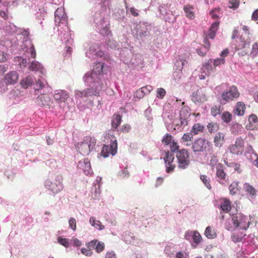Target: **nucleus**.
<instances>
[{"instance_id":"obj_27","label":"nucleus","mask_w":258,"mask_h":258,"mask_svg":"<svg viewBox=\"0 0 258 258\" xmlns=\"http://www.w3.org/2000/svg\"><path fill=\"white\" fill-rule=\"evenodd\" d=\"M33 83V77L32 76H29L23 79L20 82V84L23 88L27 89L29 87L31 86Z\"/></svg>"},{"instance_id":"obj_7","label":"nucleus","mask_w":258,"mask_h":258,"mask_svg":"<svg viewBox=\"0 0 258 258\" xmlns=\"http://www.w3.org/2000/svg\"><path fill=\"white\" fill-rule=\"evenodd\" d=\"M236 229L246 230L250 224V219L241 213L234 215Z\"/></svg>"},{"instance_id":"obj_54","label":"nucleus","mask_w":258,"mask_h":258,"mask_svg":"<svg viewBox=\"0 0 258 258\" xmlns=\"http://www.w3.org/2000/svg\"><path fill=\"white\" fill-rule=\"evenodd\" d=\"M172 136L167 134H166L162 139V143L165 144L166 145L170 144L173 141L172 140Z\"/></svg>"},{"instance_id":"obj_45","label":"nucleus","mask_w":258,"mask_h":258,"mask_svg":"<svg viewBox=\"0 0 258 258\" xmlns=\"http://www.w3.org/2000/svg\"><path fill=\"white\" fill-rule=\"evenodd\" d=\"M57 241L60 244L64 246L65 247H68L70 246V242L68 239L59 236L57 238Z\"/></svg>"},{"instance_id":"obj_46","label":"nucleus","mask_w":258,"mask_h":258,"mask_svg":"<svg viewBox=\"0 0 258 258\" xmlns=\"http://www.w3.org/2000/svg\"><path fill=\"white\" fill-rule=\"evenodd\" d=\"M15 61L18 62L21 67H26L27 63V59L21 56H17L15 58Z\"/></svg>"},{"instance_id":"obj_47","label":"nucleus","mask_w":258,"mask_h":258,"mask_svg":"<svg viewBox=\"0 0 258 258\" xmlns=\"http://www.w3.org/2000/svg\"><path fill=\"white\" fill-rule=\"evenodd\" d=\"M194 9L193 7L189 6H185L184 7V10L186 13V16H188L189 15L194 16L195 15Z\"/></svg>"},{"instance_id":"obj_53","label":"nucleus","mask_w":258,"mask_h":258,"mask_svg":"<svg viewBox=\"0 0 258 258\" xmlns=\"http://www.w3.org/2000/svg\"><path fill=\"white\" fill-rule=\"evenodd\" d=\"M87 247L88 249L91 248L93 251V249H97V240H93L86 244Z\"/></svg>"},{"instance_id":"obj_15","label":"nucleus","mask_w":258,"mask_h":258,"mask_svg":"<svg viewBox=\"0 0 258 258\" xmlns=\"http://www.w3.org/2000/svg\"><path fill=\"white\" fill-rule=\"evenodd\" d=\"M249 123L246 126L248 130H253L258 128V119L257 116L254 114H251L248 119Z\"/></svg>"},{"instance_id":"obj_11","label":"nucleus","mask_w":258,"mask_h":258,"mask_svg":"<svg viewBox=\"0 0 258 258\" xmlns=\"http://www.w3.org/2000/svg\"><path fill=\"white\" fill-rule=\"evenodd\" d=\"M62 180L63 178L61 176H57L55 180L50 183V190L54 194L60 191L63 189Z\"/></svg>"},{"instance_id":"obj_2","label":"nucleus","mask_w":258,"mask_h":258,"mask_svg":"<svg viewBox=\"0 0 258 258\" xmlns=\"http://www.w3.org/2000/svg\"><path fill=\"white\" fill-rule=\"evenodd\" d=\"M152 28L151 24L147 22H140L134 28L133 31L134 36L137 39L143 40L150 36V32Z\"/></svg>"},{"instance_id":"obj_42","label":"nucleus","mask_w":258,"mask_h":258,"mask_svg":"<svg viewBox=\"0 0 258 258\" xmlns=\"http://www.w3.org/2000/svg\"><path fill=\"white\" fill-rule=\"evenodd\" d=\"M100 68H101V70H98V72H99V74H104L107 73L108 67L104 63L98 62V69H99Z\"/></svg>"},{"instance_id":"obj_38","label":"nucleus","mask_w":258,"mask_h":258,"mask_svg":"<svg viewBox=\"0 0 258 258\" xmlns=\"http://www.w3.org/2000/svg\"><path fill=\"white\" fill-rule=\"evenodd\" d=\"M97 54L95 46H90L86 52V56L88 57L94 58Z\"/></svg>"},{"instance_id":"obj_26","label":"nucleus","mask_w":258,"mask_h":258,"mask_svg":"<svg viewBox=\"0 0 258 258\" xmlns=\"http://www.w3.org/2000/svg\"><path fill=\"white\" fill-rule=\"evenodd\" d=\"M204 126L201 124L199 123H195L190 130V133L192 134L193 136H196L202 133L204 131Z\"/></svg>"},{"instance_id":"obj_32","label":"nucleus","mask_w":258,"mask_h":258,"mask_svg":"<svg viewBox=\"0 0 258 258\" xmlns=\"http://www.w3.org/2000/svg\"><path fill=\"white\" fill-rule=\"evenodd\" d=\"M121 121V116L119 114H114L112 117L111 123L113 128H116Z\"/></svg>"},{"instance_id":"obj_40","label":"nucleus","mask_w":258,"mask_h":258,"mask_svg":"<svg viewBox=\"0 0 258 258\" xmlns=\"http://www.w3.org/2000/svg\"><path fill=\"white\" fill-rule=\"evenodd\" d=\"M244 188L245 191L249 194L250 196H253L255 194V189L248 183H245L244 184Z\"/></svg>"},{"instance_id":"obj_1","label":"nucleus","mask_w":258,"mask_h":258,"mask_svg":"<svg viewBox=\"0 0 258 258\" xmlns=\"http://www.w3.org/2000/svg\"><path fill=\"white\" fill-rule=\"evenodd\" d=\"M104 143L100 153V156L104 158L108 157L109 155H115L117 151V143L116 137L112 132L106 134L104 137Z\"/></svg>"},{"instance_id":"obj_9","label":"nucleus","mask_w":258,"mask_h":258,"mask_svg":"<svg viewBox=\"0 0 258 258\" xmlns=\"http://www.w3.org/2000/svg\"><path fill=\"white\" fill-rule=\"evenodd\" d=\"M184 238L191 244L192 247L196 248L202 240V237L197 231H188L184 235Z\"/></svg>"},{"instance_id":"obj_30","label":"nucleus","mask_w":258,"mask_h":258,"mask_svg":"<svg viewBox=\"0 0 258 258\" xmlns=\"http://www.w3.org/2000/svg\"><path fill=\"white\" fill-rule=\"evenodd\" d=\"M205 236L209 239H213L217 237V234L212 227L208 226L205 231Z\"/></svg>"},{"instance_id":"obj_59","label":"nucleus","mask_w":258,"mask_h":258,"mask_svg":"<svg viewBox=\"0 0 258 258\" xmlns=\"http://www.w3.org/2000/svg\"><path fill=\"white\" fill-rule=\"evenodd\" d=\"M143 94L145 95L148 94L152 90L153 87L150 85H147L141 88Z\"/></svg>"},{"instance_id":"obj_39","label":"nucleus","mask_w":258,"mask_h":258,"mask_svg":"<svg viewBox=\"0 0 258 258\" xmlns=\"http://www.w3.org/2000/svg\"><path fill=\"white\" fill-rule=\"evenodd\" d=\"M118 176L122 179L127 178L130 176V173L127 167H124L118 173Z\"/></svg>"},{"instance_id":"obj_34","label":"nucleus","mask_w":258,"mask_h":258,"mask_svg":"<svg viewBox=\"0 0 258 258\" xmlns=\"http://www.w3.org/2000/svg\"><path fill=\"white\" fill-rule=\"evenodd\" d=\"M42 67L40 63L38 61H32L29 67V69L30 71H39L42 69Z\"/></svg>"},{"instance_id":"obj_49","label":"nucleus","mask_w":258,"mask_h":258,"mask_svg":"<svg viewBox=\"0 0 258 258\" xmlns=\"http://www.w3.org/2000/svg\"><path fill=\"white\" fill-rule=\"evenodd\" d=\"M258 54V42H255L252 47L250 55L252 57H255Z\"/></svg>"},{"instance_id":"obj_4","label":"nucleus","mask_w":258,"mask_h":258,"mask_svg":"<svg viewBox=\"0 0 258 258\" xmlns=\"http://www.w3.org/2000/svg\"><path fill=\"white\" fill-rule=\"evenodd\" d=\"M96 140L90 137H87L85 140L77 145L78 151L83 155H87L95 148Z\"/></svg>"},{"instance_id":"obj_16","label":"nucleus","mask_w":258,"mask_h":258,"mask_svg":"<svg viewBox=\"0 0 258 258\" xmlns=\"http://www.w3.org/2000/svg\"><path fill=\"white\" fill-rule=\"evenodd\" d=\"M18 74L16 71H11L5 77L6 82L9 84H14L18 81Z\"/></svg>"},{"instance_id":"obj_51","label":"nucleus","mask_w":258,"mask_h":258,"mask_svg":"<svg viewBox=\"0 0 258 258\" xmlns=\"http://www.w3.org/2000/svg\"><path fill=\"white\" fill-rule=\"evenodd\" d=\"M240 40L241 42V44H240L239 45H236L235 48L236 50L244 48L247 46L249 45L248 43L245 41L244 39H243L242 38H240Z\"/></svg>"},{"instance_id":"obj_12","label":"nucleus","mask_w":258,"mask_h":258,"mask_svg":"<svg viewBox=\"0 0 258 258\" xmlns=\"http://www.w3.org/2000/svg\"><path fill=\"white\" fill-rule=\"evenodd\" d=\"M245 156L250 162H255V165L258 167V155L251 146L248 145L246 147Z\"/></svg>"},{"instance_id":"obj_21","label":"nucleus","mask_w":258,"mask_h":258,"mask_svg":"<svg viewBox=\"0 0 258 258\" xmlns=\"http://www.w3.org/2000/svg\"><path fill=\"white\" fill-rule=\"evenodd\" d=\"M194 136L189 133L184 134L181 139V143L185 146H190L192 145V140L193 139Z\"/></svg>"},{"instance_id":"obj_61","label":"nucleus","mask_w":258,"mask_h":258,"mask_svg":"<svg viewBox=\"0 0 258 258\" xmlns=\"http://www.w3.org/2000/svg\"><path fill=\"white\" fill-rule=\"evenodd\" d=\"M82 254L86 255V256H91L93 254V251H92V249H88L87 248H82L81 250Z\"/></svg>"},{"instance_id":"obj_43","label":"nucleus","mask_w":258,"mask_h":258,"mask_svg":"<svg viewBox=\"0 0 258 258\" xmlns=\"http://www.w3.org/2000/svg\"><path fill=\"white\" fill-rule=\"evenodd\" d=\"M200 178L207 188L210 189L211 188V186L210 183L209 178L205 175H201Z\"/></svg>"},{"instance_id":"obj_24","label":"nucleus","mask_w":258,"mask_h":258,"mask_svg":"<svg viewBox=\"0 0 258 258\" xmlns=\"http://www.w3.org/2000/svg\"><path fill=\"white\" fill-rule=\"evenodd\" d=\"M224 142V134L222 133H218L216 134L214 143L215 146L216 147H220Z\"/></svg>"},{"instance_id":"obj_64","label":"nucleus","mask_w":258,"mask_h":258,"mask_svg":"<svg viewBox=\"0 0 258 258\" xmlns=\"http://www.w3.org/2000/svg\"><path fill=\"white\" fill-rule=\"evenodd\" d=\"M176 258H189L188 254L185 252H178L176 254Z\"/></svg>"},{"instance_id":"obj_62","label":"nucleus","mask_w":258,"mask_h":258,"mask_svg":"<svg viewBox=\"0 0 258 258\" xmlns=\"http://www.w3.org/2000/svg\"><path fill=\"white\" fill-rule=\"evenodd\" d=\"M69 226L70 228L73 230L74 231H75L76 229V219L74 218H71L69 220Z\"/></svg>"},{"instance_id":"obj_58","label":"nucleus","mask_w":258,"mask_h":258,"mask_svg":"<svg viewBox=\"0 0 258 258\" xmlns=\"http://www.w3.org/2000/svg\"><path fill=\"white\" fill-rule=\"evenodd\" d=\"M65 15L64 9L62 7L57 8L54 13V16H64Z\"/></svg>"},{"instance_id":"obj_35","label":"nucleus","mask_w":258,"mask_h":258,"mask_svg":"<svg viewBox=\"0 0 258 258\" xmlns=\"http://www.w3.org/2000/svg\"><path fill=\"white\" fill-rule=\"evenodd\" d=\"M182 74L180 69H178L173 72L172 76L174 80L176 83H179L181 79Z\"/></svg>"},{"instance_id":"obj_6","label":"nucleus","mask_w":258,"mask_h":258,"mask_svg":"<svg viewBox=\"0 0 258 258\" xmlns=\"http://www.w3.org/2000/svg\"><path fill=\"white\" fill-rule=\"evenodd\" d=\"M190 115V108L187 106H183L181 108L179 113V119H175L173 123L176 126L184 127L188 124V118Z\"/></svg>"},{"instance_id":"obj_36","label":"nucleus","mask_w":258,"mask_h":258,"mask_svg":"<svg viewBox=\"0 0 258 258\" xmlns=\"http://www.w3.org/2000/svg\"><path fill=\"white\" fill-rule=\"evenodd\" d=\"M238 182L235 181L230 185L229 188L231 195H234L238 190Z\"/></svg>"},{"instance_id":"obj_5","label":"nucleus","mask_w":258,"mask_h":258,"mask_svg":"<svg viewBox=\"0 0 258 258\" xmlns=\"http://www.w3.org/2000/svg\"><path fill=\"white\" fill-rule=\"evenodd\" d=\"M177 167L180 169H186L190 163L189 155L187 150L182 149L176 152Z\"/></svg>"},{"instance_id":"obj_60","label":"nucleus","mask_w":258,"mask_h":258,"mask_svg":"<svg viewBox=\"0 0 258 258\" xmlns=\"http://www.w3.org/2000/svg\"><path fill=\"white\" fill-rule=\"evenodd\" d=\"M240 149H242L244 146V140L241 137L237 138L235 144Z\"/></svg>"},{"instance_id":"obj_50","label":"nucleus","mask_w":258,"mask_h":258,"mask_svg":"<svg viewBox=\"0 0 258 258\" xmlns=\"http://www.w3.org/2000/svg\"><path fill=\"white\" fill-rule=\"evenodd\" d=\"M28 53H30V57L33 58H35L36 56V52L33 44L31 45L30 47L27 50Z\"/></svg>"},{"instance_id":"obj_25","label":"nucleus","mask_w":258,"mask_h":258,"mask_svg":"<svg viewBox=\"0 0 258 258\" xmlns=\"http://www.w3.org/2000/svg\"><path fill=\"white\" fill-rule=\"evenodd\" d=\"M69 97L68 94L64 91L60 90L54 94V98L56 100L60 102H64Z\"/></svg>"},{"instance_id":"obj_19","label":"nucleus","mask_w":258,"mask_h":258,"mask_svg":"<svg viewBox=\"0 0 258 258\" xmlns=\"http://www.w3.org/2000/svg\"><path fill=\"white\" fill-rule=\"evenodd\" d=\"M219 22H215L212 24L209 30V32L206 35L205 38H207L208 40L209 38L212 39L214 38L216 35V32L217 31L219 27Z\"/></svg>"},{"instance_id":"obj_28","label":"nucleus","mask_w":258,"mask_h":258,"mask_svg":"<svg viewBox=\"0 0 258 258\" xmlns=\"http://www.w3.org/2000/svg\"><path fill=\"white\" fill-rule=\"evenodd\" d=\"M212 62L213 60L210 59L203 65L201 71L203 73H205L206 75H209L210 71L212 70Z\"/></svg>"},{"instance_id":"obj_17","label":"nucleus","mask_w":258,"mask_h":258,"mask_svg":"<svg viewBox=\"0 0 258 258\" xmlns=\"http://www.w3.org/2000/svg\"><path fill=\"white\" fill-rule=\"evenodd\" d=\"M216 176L219 178L218 181L220 183H223V181L226 180V173L224 171L223 165L219 163L216 167Z\"/></svg>"},{"instance_id":"obj_37","label":"nucleus","mask_w":258,"mask_h":258,"mask_svg":"<svg viewBox=\"0 0 258 258\" xmlns=\"http://www.w3.org/2000/svg\"><path fill=\"white\" fill-rule=\"evenodd\" d=\"M221 110V106L220 105H214L211 109V113L213 116H216L217 114L220 113Z\"/></svg>"},{"instance_id":"obj_23","label":"nucleus","mask_w":258,"mask_h":258,"mask_svg":"<svg viewBox=\"0 0 258 258\" xmlns=\"http://www.w3.org/2000/svg\"><path fill=\"white\" fill-rule=\"evenodd\" d=\"M246 235L243 232H239L233 233L231 237L232 240L234 242L236 243L242 241L243 240H245L246 239Z\"/></svg>"},{"instance_id":"obj_31","label":"nucleus","mask_w":258,"mask_h":258,"mask_svg":"<svg viewBox=\"0 0 258 258\" xmlns=\"http://www.w3.org/2000/svg\"><path fill=\"white\" fill-rule=\"evenodd\" d=\"M123 240L128 244H134L135 243V237L131 233H124L122 235Z\"/></svg>"},{"instance_id":"obj_3","label":"nucleus","mask_w":258,"mask_h":258,"mask_svg":"<svg viewBox=\"0 0 258 258\" xmlns=\"http://www.w3.org/2000/svg\"><path fill=\"white\" fill-rule=\"evenodd\" d=\"M191 149L195 153L208 152L210 154H212L213 152V147L210 142L202 138L195 140L192 142Z\"/></svg>"},{"instance_id":"obj_33","label":"nucleus","mask_w":258,"mask_h":258,"mask_svg":"<svg viewBox=\"0 0 258 258\" xmlns=\"http://www.w3.org/2000/svg\"><path fill=\"white\" fill-rule=\"evenodd\" d=\"M221 210L224 212H228L231 210L230 202L229 200L225 199L220 206Z\"/></svg>"},{"instance_id":"obj_63","label":"nucleus","mask_w":258,"mask_h":258,"mask_svg":"<svg viewBox=\"0 0 258 258\" xmlns=\"http://www.w3.org/2000/svg\"><path fill=\"white\" fill-rule=\"evenodd\" d=\"M170 147L172 152H174L176 151H177L179 148V146L177 145V144L174 141L170 144Z\"/></svg>"},{"instance_id":"obj_52","label":"nucleus","mask_w":258,"mask_h":258,"mask_svg":"<svg viewBox=\"0 0 258 258\" xmlns=\"http://www.w3.org/2000/svg\"><path fill=\"white\" fill-rule=\"evenodd\" d=\"M166 94V91L162 88H160L157 90V97L160 99H162Z\"/></svg>"},{"instance_id":"obj_8","label":"nucleus","mask_w":258,"mask_h":258,"mask_svg":"<svg viewBox=\"0 0 258 258\" xmlns=\"http://www.w3.org/2000/svg\"><path fill=\"white\" fill-rule=\"evenodd\" d=\"M239 92L235 86H232L228 89L224 91L221 94V97L224 103L228 102L233 100L234 98H237L239 96Z\"/></svg>"},{"instance_id":"obj_10","label":"nucleus","mask_w":258,"mask_h":258,"mask_svg":"<svg viewBox=\"0 0 258 258\" xmlns=\"http://www.w3.org/2000/svg\"><path fill=\"white\" fill-rule=\"evenodd\" d=\"M191 100L196 104L207 101V97L205 89L200 88L194 92L191 95Z\"/></svg>"},{"instance_id":"obj_18","label":"nucleus","mask_w":258,"mask_h":258,"mask_svg":"<svg viewBox=\"0 0 258 258\" xmlns=\"http://www.w3.org/2000/svg\"><path fill=\"white\" fill-rule=\"evenodd\" d=\"M229 54V50L228 49H225L223 50L221 54V58H217L213 60V65L215 67L219 66L221 64H224L225 62V57H226Z\"/></svg>"},{"instance_id":"obj_29","label":"nucleus","mask_w":258,"mask_h":258,"mask_svg":"<svg viewBox=\"0 0 258 258\" xmlns=\"http://www.w3.org/2000/svg\"><path fill=\"white\" fill-rule=\"evenodd\" d=\"M204 43L205 45L200 49H197V53L202 56H204L206 54L209 48L210 47V44L209 40L207 38L204 39Z\"/></svg>"},{"instance_id":"obj_44","label":"nucleus","mask_w":258,"mask_h":258,"mask_svg":"<svg viewBox=\"0 0 258 258\" xmlns=\"http://www.w3.org/2000/svg\"><path fill=\"white\" fill-rule=\"evenodd\" d=\"M221 118L224 122L228 123L231 120L232 115L231 113L226 111L222 113Z\"/></svg>"},{"instance_id":"obj_55","label":"nucleus","mask_w":258,"mask_h":258,"mask_svg":"<svg viewBox=\"0 0 258 258\" xmlns=\"http://www.w3.org/2000/svg\"><path fill=\"white\" fill-rule=\"evenodd\" d=\"M185 106L184 105V101H181V100H178L176 98H175V102L173 103V106L174 107H175L176 109H179L181 107H182V106Z\"/></svg>"},{"instance_id":"obj_56","label":"nucleus","mask_w":258,"mask_h":258,"mask_svg":"<svg viewBox=\"0 0 258 258\" xmlns=\"http://www.w3.org/2000/svg\"><path fill=\"white\" fill-rule=\"evenodd\" d=\"M187 63L185 59L182 58L180 59L179 60H177L175 64L176 66L178 67V69H180L181 70L183 68V67Z\"/></svg>"},{"instance_id":"obj_48","label":"nucleus","mask_w":258,"mask_h":258,"mask_svg":"<svg viewBox=\"0 0 258 258\" xmlns=\"http://www.w3.org/2000/svg\"><path fill=\"white\" fill-rule=\"evenodd\" d=\"M229 150L230 153L234 154H238L241 152V149L235 144L230 145L229 147Z\"/></svg>"},{"instance_id":"obj_22","label":"nucleus","mask_w":258,"mask_h":258,"mask_svg":"<svg viewBox=\"0 0 258 258\" xmlns=\"http://www.w3.org/2000/svg\"><path fill=\"white\" fill-rule=\"evenodd\" d=\"M225 227L227 230L231 231L236 229L234 215L226 219L225 223Z\"/></svg>"},{"instance_id":"obj_57","label":"nucleus","mask_w":258,"mask_h":258,"mask_svg":"<svg viewBox=\"0 0 258 258\" xmlns=\"http://www.w3.org/2000/svg\"><path fill=\"white\" fill-rule=\"evenodd\" d=\"M218 159L217 156L216 155H213L210 159V165L212 167L215 166L216 167L217 165L219 164L218 163Z\"/></svg>"},{"instance_id":"obj_14","label":"nucleus","mask_w":258,"mask_h":258,"mask_svg":"<svg viewBox=\"0 0 258 258\" xmlns=\"http://www.w3.org/2000/svg\"><path fill=\"white\" fill-rule=\"evenodd\" d=\"M79 169L82 170L86 175H88L91 170V164L87 158H84L81 160L78 164Z\"/></svg>"},{"instance_id":"obj_13","label":"nucleus","mask_w":258,"mask_h":258,"mask_svg":"<svg viewBox=\"0 0 258 258\" xmlns=\"http://www.w3.org/2000/svg\"><path fill=\"white\" fill-rule=\"evenodd\" d=\"M174 159V156L172 153L169 151L165 152L164 161L166 167V172L168 173L173 171L175 168V165L172 164Z\"/></svg>"},{"instance_id":"obj_41","label":"nucleus","mask_w":258,"mask_h":258,"mask_svg":"<svg viewBox=\"0 0 258 258\" xmlns=\"http://www.w3.org/2000/svg\"><path fill=\"white\" fill-rule=\"evenodd\" d=\"M207 127L209 132L211 133H215L218 131L219 129V125L216 123L211 122L208 124Z\"/></svg>"},{"instance_id":"obj_20","label":"nucleus","mask_w":258,"mask_h":258,"mask_svg":"<svg viewBox=\"0 0 258 258\" xmlns=\"http://www.w3.org/2000/svg\"><path fill=\"white\" fill-rule=\"evenodd\" d=\"M245 109V105L242 102H238L235 105L233 112L238 116H242L244 114Z\"/></svg>"}]
</instances>
